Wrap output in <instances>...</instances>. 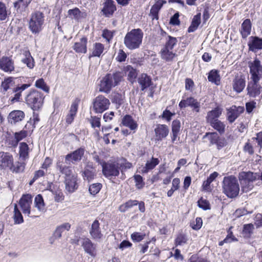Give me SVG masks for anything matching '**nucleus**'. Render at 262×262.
<instances>
[{
  "label": "nucleus",
  "mask_w": 262,
  "mask_h": 262,
  "mask_svg": "<svg viewBox=\"0 0 262 262\" xmlns=\"http://www.w3.org/2000/svg\"><path fill=\"white\" fill-rule=\"evenodd\" d=\"M250 73L251 80L249 82L247 86L248 94L251 97H256L260 93L261 88L259 84L261 78L262 67L260 61L255 59L253 61L249 63Z\"/></svg>",
  "instance_id": "nucleus-1"
},
{
  "label": "nucleus",
  "mask_w": 262,
  "mask_h": 262,
  "mask_svg": "<svg viewBox=\"0 0 262 262\" xmlns=\"http://www.w3.org/2000/svg\"><path fill=\"white\" fill-rule=\"evenodd\" d=\"M122 79L123 74L120 72L107 74L100 81L99 92L109 93L112 89L119 84Z\"/></svg>",
  "instance_id": "nucleus-2"
},
{
  "label": "nucleus",
  "mask_w": 262,
  "mask_h": 262,
  "mask_svg": "<svg viewBox=\"0 0 262 262\" xmlns=\"http://www.w3.org/2000/svg\"><path fill=\"white\" fill-rule=\"evenodd\" d=\"M143 37V32L141 29H133L126 34L124 44L130 50L138 49L142 44Z\"/></svg>",
  "instance_id": "nucleus-3"
},
{
  "label": "nucleus",
  "mask_w": 262,
  "mask_h": 262,
  "mask_svg": "<svg viewBox=\"0 0 262 262\" xmlns=\"http://www.w3.org/2000/svg\"><path fill=\"white\" fill-rule=\"evenodd\" d=\"M43 94L36 90H30L25 97V101L33 111L39 110L42 106Z\"/></svg>",
  "instance_id": "nucleus-4"
},
{
  "label": "nucleus",
  "mask_w": 262,
  "mask_h": 262,
  "mask_svg": "<svg viewBox=\"0 0 262 262\" xmlns=\"http://www.w3.org/2000/svg\"><path fill=\"white\" fill-rule=\"evenodd\" d=\"M224 193L228 197L233 198L239 193V186L236 178L232 176L225 177L223 182Z\"/></svg>",
  "instance_id": "nucleus-5"
},
{
  "label": "nucleus",
  "mask_w": 262,
  "mask_h": 262,
  "mask_svg": "<svg viewBox=\"0 0 262 262\" xmlns=\"http://www.w3.org/2000/svg\"><path fill=\"white\" fill-rule=\"evenodd\" d=\"M44 14L40 11L33 13L29 21V28L34 34H38L41 31L45 21Z\"/></svg>",
  "instance_id": "nucleus-6"
},
{
  "label": "nucleus",
  "mask_w": 262,
  "mask_h": 262,
  "mask_svg": "<svg viewBox=\"0 0 262 262\" xmlns=\"http://www.w3.org/2000/svg\"><path fill=\"white\" fill-rule=\"evenodd\" d=\"M238 178L242 190L243 192H247L253 187V182L256 180V176L255 173L250 171H242L239 173Z\"/></svg>",
  "instance_id": "nucleus-7"
},
{
  "label": "nucleus",
  "mask_w": 262,
  "mask_h": 262,
  "mask_svg": "<svg viewBox=\"0 0 262 262\" xmlns=\"http://www.w3.org/2000/svg\"><path fill=\"white\" fill-rule=\"evenodd\" d=\"M110 102L103 95L96 97L93 102V109L96 113H102L109 108Z\"/></svg>",
  "instance_id": "nucleus-8"
},
{
  "label": "nucleus",
  "mask_w": 262,
  "mask_h": 262,
  "mask_svg": "<svg viewBox=\"0 0 262 262\" xmlns=\"http://www.w3.org/2000/svg\"><path fill=\"white\" fill-rule=\"evenodd\" d=\"M102 173L107 177H116L119 174V164L116 162H104L102 165Z\"/></svg>",
  "instance_id": "nucleus-9"
},
{
  "label": "nucleus",
  "mask_w": 262,
  "mask_h": 262,
  "mask_svg": "<svg viewBox=\"0 0 262 262\" xmlns=\"http://www.w3.org/2000/svg\"><path fill=\"white\" fill-rule=\"evenodd\" d=\"M85 149L83 147H80L75 151L67 155L64 157L65 162L67 164H75L81 161L84 155Z\"/></svg>",
  "instance_id": "nucleus-10"
},
{
  "label": "nucleus",
  "mask_w": 262,
  "mask_h": 262,
  "mask_svg": "<svg viewBox=\"0 0 262 262\" xmlns=\"http://www.w3.org/2000/svg\"><path fill=\"white\" fill-rule=\"evenodd\" d=\"M13 157L7 152L0 151V169L12 170L13 166Z\"/></svg>",
  "instance_id": "nucleus-11"
},
{
  "label": "nucleus",
  "mask_w": 262,
  "mask_h": 262,
  "mask_svg": "<svg viewBox=\"0 0 262 262\" xmlns=\"http://www.w3.org/2000/svg\"><path fill=\"white\" fill-rule=\"evenodd\" d=\"M179 106L181 109L190 106L196 112H200V104L198 100L192 97H189L185 99L184 96L183 99L180 102Z\"/></svg>",
  "instance_id": "nucleus-12"
},
{
  "label": "nucleus",
  "mask_w": 262,
  "mask_h": 262,
  "mask_svg": "<svg viewBox=\"0 0 262 262\" xmlns=\"http://www.w3.org/2000/svg\"><path fill=\"white\" fill-rule=\"evenodd\" d=\"M243 106L232 105L227 109V119L230 123H233L235 120L244 112Z\"/></svg>",
  "instance_id": "nucleus-13"
},
{
  "label": "nucleus",
  "mask_w": 262,
  "mask_h": 262,
  "mask_svg": "<svg viewBox=\"0 0 262 262\" xmlns=\"http://www.w3.org/2000/svg\"><path fill=\"white\" fill-rule=\"evenodd\" d=\"M64 157L61 156L58 159L56 163V168L60 173L65 176V179L73 175L72 167L64 162Z\"/></svg>",
  "instance_id": "nucleus-14"
},
{
  "label": "nucleus",
  "mask_w": 262,
  "mask_h": 262,
  "mask_svg": "<svg viewBox=\"0 0 262 262\" xmlns=\"http://www.w3.org/2000/svg\"><path fill=\"white\" fill-rule=\"evenodd\" d=\"M0 70L7 73L14 71V62L11 57L4 56L0 58Z\"/></svg>",
  "instance_id": "nucleus-15"
},
{
  "label": "nucleus",
  "mask_w": 262,
  "mask_h": 262,
  "mask_svg": "<svg viewBox=\"0 0 262 262\" xmlns=\"http://www.w3.org/2000/svg\"><path fill=\"white\" fill-rule=\"evenodd\" d=\"M32 202V196L30 194H23L20 199L19 204L24 214H30Z\"/></svg>",
  "instance_id": "nucleus-16"
},
{
  "label": "nucleus",
  "mask_w": 262,
  "mask_h": 262,
  "mask_svg": "<svg viewBox=\"0 0 262 262\" xmlns=\"http://www.w3.org/2000/svg\"><path fill=\"white\" fill-rule=\"evenodd\" d=\"M81 247L84 252L93 257L97 255V245L93 243L90 239L88 237L84 238L82 241Z\"/></svg>",
  "instance_id": "nucleus-17"
},
{
  "label": "nucleus",
  "mask_w": 262,
  "mask_h": 262,
  "mask_svg": "<svg viewBox=\"0 0 262 262\" xmlns=\"http://www.w3.org/2000/svg\"><path fill=\"white\" fill-rule=\"evenodd\" d=\"M169 132V128L166 125L160 124L157 125L155 128L156 140L161 141L168 136Z\"/></svg>",
  "instance_id": "nucleus-18"
},
{
  "label": "nucleus",
  "mask_w": 262,
  "mask_h": 262,
  "mask_svg": "<svg viewBox=\"0 0 262 262\" xmlns=\"http://www.w3.org/2000/svg\"><path fill=\"white\" fill-rule=\"evenodd\" d=\"M24 112L20 110H14L10 113L8 116L9 122L11 124H15L21 121L25 118Z\"/></svg>",
  "instance_id": "nucleus-19"
},
{
  "label": "nucleus",
  "mask_w": 262,
  "mask_h": 262,
  "mask_svg": "<svg viewBox=\"0 0 262 262\" xmlns=\"http://www.w3.org/2000/svg\"><path fill=\"white\" fill-rule=\"evenodd\" d=\"M31 86L29 83H25L18 85L13 89V92L15 93L14 97H11L10 100L12 103L19 102L20 101L21 93L26 89L29 88Z\"/></svg>",
  "instance_id": "nucleus-20"
},
{
  "label": "nucleus",
  "mask_w": 262,
  "mask_h": 262,
  "mask_svg": "<svg viewBox=\"0 0 262 262\" xmlns=\"http://www.w3.org/2000/svg\"><path fill=\"white\" fill-rule=\"evenodd\" d=\"M246 85V80L244 76H236L232 82V87L234 91L239 93L243 91Z\"/></svg>",
  "instance_id": "nucleus-21"
},
{
  "label": "nucleus",
  "mask_w": 262,
  "mask_h": 262,
  "mask_svg": "<svg viewBox=\"0 0 262 262\" xmlns=\"http://www.w3.org/2000/svg\"><path fill=\"white\" fill-rule=\"evenodd\" d=\"M116 10V7L114 2L113 0H106L101 11L105 17H110L113 15Z\"/></svg>",
  "instance_id": "nucleus-22"
},
{
  "label": "nucleus",
  "mask_w": 262,
  "mask_h": 262,
  "mask_svg": "<svg viewBox=\"0 0 262 262\" xmlns=\"http://www.w3.org/2000/svg\"><path fill=\"white\" fill-rule=\"evenodd\" d=\"M88 39L85 37L81 38L79 41L75 42L73 50L77 53L85 54L87 52Z\"/></svg>",
  "instance_id": "nucleus-23"
},
{
  "label": "nucleus",
  "mask_w": 262,
  "mask_h": 262,
  "mask_svg": "<svg viewBox=\"0 0 262 262\" xmlns=\"http://www.w3.org/2000/svg\"><path fill=\"white\" fill-rule=\"evenodd\" d=\"M222 112V110L219 107H216L208 112L206 117L207 122L210 124L216 120H218V118L221 115Z\"/></svg>",
  "instance_id": "nucleus-24"
},
{
  "label": "nucleus",
  "mask_w": 262,
  "mask_h": 262,
  "mask_svg": "<svg viewBox=\"0 0 262 262\" xmlns=\"http://www.w3.org/2000/svg\"><path fill=\"white\" fill-rule=\"evenodd\" d=\"M138 82L140 85L141 90L142 91L149 87L152 84L150 77L144 73L141 74L139 76Z\"/></svg>",
  "instance_id": "nucleus-25"
},
{
  "label": "nucleus",
  "mask_w": 262,
  "mask_h": 262,
  "mask_svg": "<svg viewBox=\"0 0 262 262\" xmlns=\"http://www.w3.org/2000/svg\"><path fill=\"white\" fill-rule=\"evenodd\" d=\"M99 223L98 220H95L92 224L91 228L90 230V233L92 237L95 239H100L102 234L101 233Z\"/></svg>",
  "instance_id": "nucleus-26"
},
{
  "label": "nucleus",
  "mask_w": 262,
  "mask_h": 262,
  "mask_svg": "<svg viewBox=\"0 0 262 262\" xmlns=\"http://www.w3.org/2000/svg\"><path fill=\"white\" fill-rule=\"evenodd\" d=\"M121 123L123 126L129 128L134 132L138 127L137 123L129 115H126L123 117Z\"/></svg>",
  "instance_id": "nucleus-27"
},
{
  "label": "nucleus",
  "mask_w": 262,
  "mask_h": 262,
  "mask_svg": "<svg viewBox=\"0 0 262 262\" xmlns=\"http://www.w3.org/2000/svg\"><path fill=\"white\" fill-rule=\"evenodd\" d=\"M68 14L69 17L76 20H79L82 18H85L87 15L85 12L81 11L78 8H75L73 9L69 10Z\"/></svg>",
  "instance_id": "nucleus-28"
},
{
  "label": "nucleus",
  "mask_w": 262,
  "mask_h": 262,
  "mask_svg": "<svg viewBox=\"0 0 262 262\" xmlns=\"http://www.w3.org/2000/svg\"><path fill=\"white\" fill-rule=\"evenodd\" d=\"M22 55L23 57L21 60V62L26 64L29 69H33L34 67V61L30 51L28 50H23Z\"/></svg>",
  "instance_id": "nucleus-29"
},
{
  "label": "nucleus",
  "mask_w": 262,
  "mask_h": 262,
  "mask_svg": "<svg viewBox=\"0 0 262 262\" xmlns=\"http://www.w3.org/2000/svg\"><path fill=\"white\" fill-rule=\"evenodd\" d=\"M66 188L70 192H74L77 188L76 177L73 174L65 179Z\"/></svg>",
  "instance_id": "nucleus-30"
},
{
  "label": "nucleus",
  "mask_w": 262,
  "mask_h": 262,
  "mask_svg": "<svg viewBox=\"0 0 262 262\" xmlns=\"http://www.w3.org/2000/svg\"><path fill=\"white\" fill-rule=\"evenodd\" d=\"M251 30V24L249 19H246L242 24L240 30L241 35L243 38H246L250 34Z\"/></svg>",
  "instance_id": "nucleus-31"
},
{
  "label": "nucleus",
  "mask_w": 262,
  "mask_h": 262,
  "mask_svg": "<svg viewBox=\"0 0 262 262\" xmlns=\"http://www.w3.org/2000/svg\"><path fill=\"white\" fill-rule=\"evenodd\" d=\"M201 13H198L194 15L192 19L191 24L188 28V32H193L197 30L201 22Z\"/></svg>",
  "instance_id": "nucleus-32"
},
{
  "label": "nucleus",
  "mask_w": 262,
  "mask_h": 262,
  "mask_svg": "<svg viewBox=\"0 0 262 262\" xmlns=\"http://www.w3.org/2000/svg\"><path fill=\"white\" fill-rule=\"evenodd\" d=\"M71 228V225L69 223H64L60 226H58L55 231H54L53 237L54 239H58L61 237L62 233L64 230H69Z\"/></svg>",
  "instance_id": "nucleus-33"
},
{
  "label": "nucleus",
  "mask_w": 262,
  "mask_h": 262,
  "mask_svg": "<svg viewBox=\"0 0 262 262\" xmlns=\"http://www.w3.org/2000/svg\"><path fill=\"white\" fill-rule=\"evenodd\" d=\"M161 58L166 62H170L173 60L176 56V53L172 50L163 48L161 51Z\"/></svg>",
  "instance_id": "nucleus-34"
},
{
  "label": "nucleus",
  "mask_w": 262,
  "mask_h": 262,
  "mask_svg": "<svg viewBox=\"0 0 262 262\" xmlns=\"http://www.w3.org/2000/svg\"><path fill=\"white\" fill-rule=\"evenodd\" d=\"M251 38L252 42L249 43L250 49L253 52H256L257 50L262 49V39L256 36L251 37Z\"/></svg>",
  "instance_id": "nucleus-35"
},
{
  "label": "nucleus",
  "mask_w": 262,
  "mask_h": 262,
  "mask_svg": "<svg viewBox=\"0 0 262 262\" xmlns=\"http://www.w3.org/2000/svg\"><path fill=\"white\" fill-rule=\"evenodd\" d=\"M96 169H90L89 168H84L82 172V176L84 180L88 181L89 182L92 181L96 177Z\"/></svg>",
  "instance_id": "nucleus-36"
},
{
  "label": "nucleus",
  "mask_w": 262,
  "mask_h": 262,
  "mask_svg": "<svg viewBox=\"0 0 262 262\" xmlns=\"http://www.w3.org/2000/svg\"><path fill=\"white\" fill-rule=\"evenodd\" d=\"M77 110L78 104L75 102L73 103L71 105L69 114L66 117V122L67 123L71 124L73 122L77 113Z\"/></svg>",
  "instance_id": "nucleus-37"
},
{
  "label": "nucleus",
  "mask_w": 262,
  "mask_h": 262,
  "mask_svg": "<svg viewBox=\"0 0 262 262\" xmlns=\"http://www.w3.org/2000/svg\"><path fill=\"white\" fill-rule=\"evenodd\" d=\"M160 162L158 158L152 157L150 161H147L145 164V167L143 169V172H148L149 170L153 169Z\"/></svg>",
  "instance_id": "nucleus-38"
},
{
  "label": "nucleus",
  "mask_w": 262,
  "mask_h": 262,
  "mask_svg": "<svg viewBox=\"0 0 262 262\" xmlns=\"http://www.w3.org/2000/svg\"><path fill=\"white\" fill-rule=\"evenodd\" d=\"M188 239L186 234L182 232H179L175 239L174 244L176 246H183L187 244Z\"/></svg>",
  "instance_id": "nucleus-39"
},
{
  "label": "nucleus",
  "mask_w": 262,
  "mask_h": 262,
  "mask_svg": "<svg viewBox=\"0 0 262 262\" xmlns=\"http://www.w3.org/2000/svg\"><path fill=\"white\" fill-rule=\"evenodd\" d=\"M19 156L20 158L25 160L28 158L29 148L28 144L25 142H21L19 144Z\"/></svg>",
  "instance_id": "nucleus-40"
},
{
  "label": "nucleus",
  "mask_w": 262,
  "mask_h": 262,
  "mask_svg": "<svg viewBox=\"0 0 262 262\" xmlns=\"http://www.w3.org/2000/svg\"><path fill=\"white\" fill-rule=\"evenodd\" d=\"M14 214L13 216V218L14 220L15 224H20L24 222L23 216L21 214V213L18 209L17 205L16 204H14Z\"/></svg>",
  "instance_id": "nucleus-41"
},
{
  "label": "nucleus",
  "mask_w": 262,
  "mask_h": 262,
  "mask_svg": "<svg viewBox=\"0 0 262 262\" xmlns=\"http://www.w3.org/2000/svg\"><path fill=\"white\" fill-rule=\"evenodd\" d=\"M208 80L212 83L219 85L220 82V76L217 70H212L208 73Z\"/></svg>",
  "instance_id": "nucleus-42"
},
{
  "label": "nucleus",
  "mask_w": 262,
  "mask_h": 262,
  "mask_svg": "<svg viewBox=\"0 0 262 262\" xmlns=\"http://www.w3.org/2000/svg\"><path fill=\"white\" fill-rule=\"evenodd\" d=\"M210 126L217 130L221 135L224 134L225 131V124L224 122L218 120L210 124Z\"/></svg>",
  "instance_id": "nucleus-43"
},
{
  "label": "nucleus",
  "mask_w": 262,
  "mask_h": 262,
  "mask_svg": "<svg viewBox=\"0 0 262 262\" xmlns=\"http://www.w3.org/2000/svg\"><path fill=\"white\" fill-rule=\"evenodd\" d=\"M104 50V45L99 42L95 43L93 46L92 54L91 56L100 57Z\"/></svg>",
  "instance_id": "nucleus-44"
},
{
  "label": "nucleus",
  "mask_w": 262,
  "mask_h": 262,
  "mask_svg": "<svg viewBox=\"0 0 262 262\" xmlns=\"http://www.w3.org/2000/svg\"><path fill=\"white\" fill-rule=\"evenodd\" d=\"M14 86V81L13 78L11 77L5 78L1 84V87L4 92H7L9 89H11Z\"/></svg>",
  "instance_id": "nucleus-45"
},
{
  "label": "nucleus",
  "mask_w": 262,
  "mask_h": 262,
  "mask_svg": "<svg viewBox=\"0 0 262 262\" xmlns=\"http://www.w3.org/2000/svg\"><path fill=\"white\" fill-rule=\"evenodd\" d=\"M125 71L128 80L133 82L138 74L136 70L130 66H127L125 68Z\"/></svg>",
  "instance_id": "nucleus-46"
},
{
  "label": "nucleus",
  "mask_w": 262,
  "mask_h": 262,
  "mask_svg": "<svg viewBox=\"0 0 262 262\" xmlns=\"http://www.w3.org/2000/svg\"><path fill=\"white\" fill-rule=\"evenodd\" d=\"M35 207L40 211H44L45 210V204L43 198L41 194H38L36 196L34 200Z\"/></svg>",
  "instance_id": "nucleus-47"
},
{
  "label": "nucleus",
  "mask_w": 262,
  "mask_h": 262,
  "mask_svg": "<svg viewBox=\"0 0 262 262\" xmlns=\"http://www.w3.org/2000/svg\"><path fill=\"white\" fill-rule=\"evenodd\" d=\"M219 138V136L216 132L206 133L203 136V139H207L209 141L210 145L215 144Z\"/></svg>",
  "instance_id": "nucleus-48"
},
{
  "label": "nucleus",
  "mask_w": 262,
  "mask_h": 262,
  "mask_svg": "<svg viewBox=\"0 0 262 262\" xmlns=\"http://www.w3.org/2000/svg\"><path fill=\"white\" fill-rule=\"evenodd\" d=\"M177 39L170 36H168L165 43L164 49L172 50L173 47L177 45Z\"/></svg>",
  "instance_id": "nucleus-49"
},
{
  "label": "nucleus",
  "mask_w": 262,
  "mask_h": 262,
  "mask_svg": "<svg viewBox=\"0 0 262 262\" xmlns=\"http://www.w3.org/2000/svg\"><path fill=\"white\" fill-rule=\"evenodd\" d=\"M219 174L217 172H214L207 178V179L203 182L202 187L204 190H208V188L212 182L218 176Z\"/></svg>",
  "instance_id": "nucleus-50"
},
{
  "label": "nucleus",
  "mask_w": 262,
  "mask_h": 262,
  "mask_svg": "<svg viewBox=\"0 0 262 262\" xmlns=\"http://www.w3.org/2000/svg\"><path fill=\"white\" fill-rule=\"evenodd\" d=\"M253 229L254 226L252 224L244 225L242 233L244 237L246 238H249L253 233Z\"/></svg>",
  "instance_id": "nucleus-51"
},
{
  "label": "nucleus",
  "mask_w": 262,
  "mask_h": 262,
  "mask_svg": "<svg viewBox=\"0 0 262 262\" xmlns=\"http://www.w3.org/2000/svg\"><path fill=\"white\" fill-rule=\"evenodd\" d=\"M138 203V201L137 200H129L125 204L121 205L119 207V210L121 212H125L128 209L137 205Z\"/></svg>",
  "instance_id": "nucleus-52"
},
{
  "label": "nucleus",
  "mask_w": 262,
  "mask_h": 262,
  "mask_svg": "<svg viewBox=\"0 0 262 262\" xmlns=\"http://www.w3.org/2000/svg\"><path fill=\"white\" fill-rule=\"evenodd\" d=\"M9 13L7 9L6 6L2 2H0V20L3 21L6 19Z\"/></svg>",
  "instance_id": "nucleus-53"
},
{
  "label": "nucleus",
  "mask_w": 262,
  "mask_h": 262,
  "mask_svg": "<svg viewBox=\"0 0 262 262\" xmlns=\"http://www.w3.org/2000/svg\"><path fill=\"white\" fill-rule=\"evenodd\" d=\"M180 180L179 178H174L172 181V185L171 188L167 192V196L170 197L173 194L174 191L179 188Z\"/></svg>",
  "instance_id": "nucleus-54"
},
{
  "label": "nucleus",
  "mask_w": 262,
  "mask_h": 262,
  "mask_svg": "<svg viewBox=\"0 0 262 262\" xmlns=\"http://www.w3.org/2000/svg\"><path fill=\"white\" fill-rule=\"evenodd\" d=\"M35 85L36 88L40 89L46 92H49V88L47 86L42 78L37 80L35 82Z\"/></svg>",
  "instance_id": "nucleus-55"
},
{
  "label": "nucleus",
  "mask_w": 262,
  "mask_h": 262,
  "mask_svg": "<svg viewBox=\"0 0 262 262\" xmlns=\"http://www.w3.org/2000/svg\"><path fill=\"white\" fill-rule=\"evenodd\" d=\"M102 185L100 183H94L89 186L90 193L92 195H95L100 190Z\"/></svg>",
  "instance_id": "nucleus-56"
},
{
  "label": "nucleus",
  "mask_w": 262,
  "mask_h": 262,
  "mask_svg": "<svg viewBox=\"0 0 262 262\" xmlns=\"http://www.w3.org/2000/svg\"><path fill=\"white\" fill-rule=\"evenodd\" d=\"M134 178L136 183V187L138 189L142 188L145 185L142 177L139 174H136L134 176Z\"/></svg>",
  "instance_id": "nucleus-57"
},
{
  "label": "nucleus",
  "mask_w": 262,
  "mask_h": 262,
  "mask_svg": "<svg viewBox=\"0 0 262 262\" xmlns=\"http://www.w3.org/2000/svg\"><path fill=\"white\" fill-rule=\"evenodd\" d=\"M145 236V233L135 232L132 234L131 238L134 242H139L143 240Z\"/></svg>",
  "instance_id": "nucleus-58"
},
{
  "label": "nucleus",
  "mask_w": 262,
  "mask_h": 262,
  "mask_svg": "<svg viewBox=\"0 0 262 262\" xmlns=\"http://www.w3.org/2000/svg\"><path fill=\"white\" fill-rule=\"evenodd\" d=\"M90 123L93 128L100 127L101 126L100 118L96 116H91L90 120Z\"/></svg>",
  "instance_id": "nucleus-59"
},
{
  "label": "nucleus",
  "mask_w": 262,
  "mask_h": 262,
  "mask_svg": "<svg viewBox=\"0 0 262 262\" xmlns=\"http://www.w3.org/2000/svg\"><path fill=\"white\" fill-rule=\"evenodd\" d=\"M27 135V132L26 130H21L19 132H16L14 134L15 139V144H17L19 141L24 139Z\"/></svg>",
  "instance_id": "nucleus-60"
},
{
  "label": "nucleus",
  "mask_w": 262,
  "mask_h": 262,
  "mask_svg": "<svg viewBox=\"0 0 262 262\" xmlns=\"http://www.w3.org/2000/svg\"><path fill=\"white\" fill-rule=\"evenodd\" d=\"M172 133H179L181 128V122L179 120H174L171 124Z\"/></svg>",
  "instance_id": "nucleus-61"
},
{
  "label": "nucleus",
  "mask_w": 262,
  "mask_h": 262,
  "mask_svg": "<svg viewBox=\"0 0 262 262\" xmlns=\"http://www.w3.org/2000/svg\"><path fill=\"white\" fill-rule=\"evenodd\" d=\"M198 203L199 207L204 210H207L210 209L209 203L206 200H204L202 198L198 201Z\"/></svg>",
  "instance_id": "nucleus-62"
},
{
  "label": "nucleus",
  "mask_w": 262,
  "mask_h": 262,
  "mask_svg": "<svg viewBox=\"0 0 262 262\" xmlns=\"http://www.w3.org/2000/svg\"><path fill=\"white\" fill-rule=\"evenodd\" d=\"M203 222L201 217H196L195 221L191 223V226L192 229L198 230L200 229L202 226Z\"/></svg>",
  "instance_id": "nucleus-63"
},
{
  "label": "nucleus",
  "mask_w": 262,
  "mask_h": 262,
  "mask_svg": "<svg viewBox=\"0 0 262 262\" xmlns=\"http://www.w3.org/2000/svg\"><path fill=\"white\" fill-rule=\"evenodd\" d=\"M189 262H210L206 258L200 257L198 255H192L189 259Z\"/></svg>",
  "instance_id": "nucleus-64"
}]
</instances>
